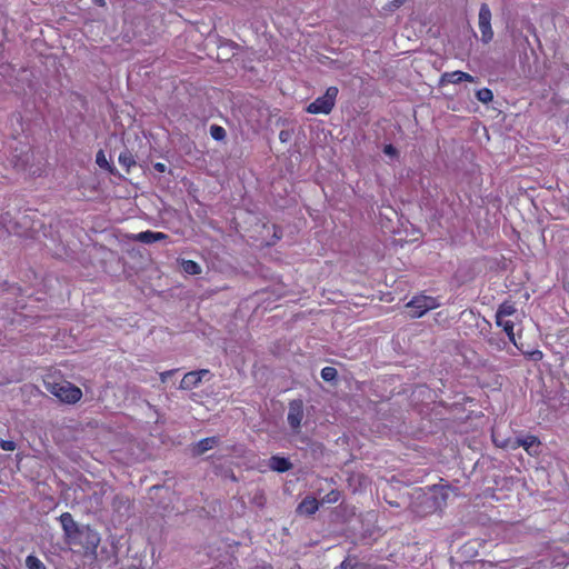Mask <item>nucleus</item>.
I'll use <instances>...</instances> for the list:
<instances>
[{
  "mask_svg": "<svg viewBox=\"0 0 569 569\" xmlns=\"http://www.w3.org/2000/svg\"><path fill=\"white\" fill-rule=\"evenodd\" d=\"M172 373V371H166V372H162L161 373V380L162 381H166L167 378Z\"/></svg>",
  "mask_w": 569,
  "mask_h": 569,
  "instance_id": "7c9ffc66",
  "label": "nucleus"
},
{
  "mask_svg": "<svg viewBox=\"0 0 569 569\" xmlns=\"http://www.w3.org/2000/svg\"><path fill=\"white\" fill-rule=\"evenodd\" d=\"M28 569H44L43 563L34 556H28L26 559Z\"/></svg>",
  "mask_w": 569,
  "mask_h": 569,
  "instance_id": "6ab92c4d",
  "label": "nucleus"
},
{
  "mask_svg": "<svg viewBox=\"0 0 569 569\" xmlns=\"http://www.w3.org/2000/svg\"><path fill=\"white\" fill-rule=\"evenodd\" d=\"M210 133H211V137L214 139V140H222L224 137H226V131L222 127L220 126H211L210 128Z\"/></svg>",
  "mask_w": 569,
  "mask_h": 569,
  "instance_id": "412c9836",
  "label": "nucleus"
},
{
  "mask_svg": "<svg viewBox=\"0 0 569 569\" xmlns=\"http://www.w3.org/2000/svg\"><path fill=\"white\" fill-rule=\"evenodd\" d=\"M337 377V370L333 367H325L321 370V378L325 381H332Z\"/></svg>",
  "mask_w": 569,
  "mask_h": 569,
  "instance_id": "aec40b11",
  "label": "nucleus"
},
{
  "mask_svg": "<svg viewBox=\"0 0 569 569\" xmlns=\"http://www.w3.org/2000/svg\"><path fill=\"white\" fill-rule=\"evenodd\" d=\"M96 162L98 163L99 167L101 168H108L109 167V163L106 159V156H104V152L102 150H100L98 153H97V157H96Z\"/></svg>",
  "mask_w": 569,
  "mask_h": 569,
  "instance_id": "b1692460",
  "label": "nucleus"
},
{
  "mask_svg": "<svg viewBox=\"0 0 569 569\" xmlns=\"http://www.w3.org/2000/svg\"><path fill=\"white\" fill-rule=\"evenodd\" d=\"M519 447H523L525 450L529 455H537V448L539 447V441L535 436H527L525 438H516L513 441H510V449L515 450Z\"/></svg>",
  "mask_w": 569,
  "mask_h": 569,
  "instance_id": "0eeeda50",
  "label": "nucleus"
},
{
  "mask_svg": "<svg viewBox=\"0 0 569 569\" xmlns=\"http://www.w3.org/2000/svg\"><path fill=\"white\" fill-rule=\"evenodd\" d=\"M496 323L498 327L503 329V331L507 333L510 342L516 345V338H515V332H513V327H515L513 322L511 320L500 319V320H496Z\"/></svg>",
  "mask_w": 569,
  "mask_h": 569,
  "instance_id": "2eb2a0df",
  "label": "nucleus"
},
{
  "mask_svg": "<svg viewBox=\"0 0 569 569\" xmlns=\"http://www.w3.org/2000/svg\"><path fill=\"white\" fill-rule=\"evenodd\" d=\"M0 569H4V567H3V566H0Z\"/></svg>",
  "mask_w": 569,
  "mask_h": 569,
  "instance_id": "72a5a7b5",
  "label": "nucleus"
},
{
  "mask_svg": "<svg viewBox=\"0 0 569 569\" xmlns=\"http://www.w3.org/2000/svg\"><path fill=\"white\" fill-rule=\"evenodd\" d=\"M59 520H60V523L62 526L66 537L70 540L76 539L77 535L79 533V527H78L77 522L73 520L71 513L63 512L60 516Z\"/></svg>",
  "mask_w": 569,
  "mask_h": 569,
  "instance_id": "6e6552de",
  "label": "nucleus"
},
{
  "mask_svg": "<svg viewBox=\"0 0 569 569\" xmlns=\"http://www.w3.org/2000/svg\"><path fill=\"white\" fill-rule=\"evenodd\" d=\"M440 306L437 298L429 296H417L413 297L408 303L407 309L413 318H420L429 310L436 309Z\"/></svg>",
  "mask_w": 569,
  "mask_h": 569,
  "instance_id": "7ed1b4c3",
  "label": "nucleus"
},
{
  "mask_svg": "<svg viewBox=\"0 0 569 569\" xmlns=\"http://www.w3.org/2000/svg\"><path fill=\"white\" fill-rule=\"evenodd\" d=\"M210 375L209 370L201 369L198 371H190L186 373L180 382V388L183 390H191Z\"/></svg>",
  "mask_w": 569,
  "mask_h": 569,
  "instance_id": "423d86ee",
  "label": "nucleus"
},
{
  "mask_svg": "<svg viewBox=\"0 0 569 569\" xmlns=\"http://www.w3.org/2000/svg\"><path fill=\"white\" fill-rule=\"evenodd\" d=\"M218 438L217 437H209V438H204V439H201L197 445H196V453L198 455H202L206 451L212 449L217 443H218Z\"/></svg>",
  "mask_w": 569,
  "mask_h": 569,
  "instance_id": "4468645a",
  "label": "nucleus"
},
{
  "mask_svg": "<svg viewBox=\"0 0 569 569\" xmlns=\"http://www.w3.org/2000/svg\"><path fill=\"white\" fill-rule=\"evenodd\" d=\"M532 356L535 359H540L542 357V353H541V351H536L532 353Z\"/></svg>",
  "mask_w": 569,
  "mask_h": 569,
  "instance_id": "2f4dec72",
  "label": "nucleus"
},
{
  "mask_svg": "<svg viewBox=\"0 0 569 569\" xmlns=\"http://www.w3.org/2000/svg\"><path fill=\"white\" fill-rule=\"evenodd\" d=\"M46 386L48 391L67 403H74L79 401L82 396V392L78 387L66 380L46 381Z\"/></svg>",
  "mask_w": 569,
  "mask_h": 569,
  "instance_id": "f257e3e1",
  "label": "nucleus"
},
{
  "mask_svg": "<svg viewBox=\"0 0 569 569\" xmlns=\"http://www.w3.org/2000/svg\"><path fill=\"white\" fill-rule=\"evenodd\" d=\"M405 2H406V0H392V1L389 3V7H390L391 9H393V8H399V7H401Z\"/></svg>",
  "mask_w": 569,
  "mask_h": 569,
  "instance_id": "bb28decb",
  "label": "nucleus"
},
{
  "mask_svg": "<svg viewBox=\"0 0 569 569\" xmlns=\"http://www.w3.org/2000/svg\"><path fill=\"white\" fill-rule=\"evenodd\" d=\"M478 26L483 43H489L493 38L491 28V11L487 3H482L479 9Z\"/></svg>",
  "mask_w": 569,
  "mask_h": 569,
  "instance_id": "20e7f679",
  "label": "nucleus"
},
{
  "mask_svg": "<svg viewBox=\"0 0 569 569\" xmlns=\"http://www.w3.org/2000/svg\"><path fill=\"white\" fill-rule=\"evenodd\" d=\"M492 439L497 447L510 449V441L515 439H500L497 432H492Z\"/></svg>",
  "mask_w": 569,
  "mask_h": 569,
  "instance_id": "4be33fe9",
  "label": "nucleus"
},
{
  "mask_svg": "<svg viewBox=\"0 0 569 569\" xmlns=\"http://www.w3.org/2000/svg\"><path fill=\"white\" fill-rule=\"evenodd\" d=\"M338 92L339 90L337 87H329L323 96L318 97L307 107V112L312 114L330 113L335 107Z\"/></svg>",
  "mask_w": 569,
  "mask_h": 569,
  "instance_id": "f03ea898",
  "label": "nucleus"
},
{
  "mask_svg": "<svg viewBox=\"0 0 569 569\" xmlns=\"http://www.w3.org/2000/svg\"><path fill=\"white\" fill-rule=\"evenodd\" d=\"M340 493L337 490H331L326 497H323L322 501L327 503H335L339 500Z\"/></svg>",
  "mask_w": 569,
  "mask_h": 569,
  "instance_id": "5701e85b",
  "label": "nucleus"
},
{
  "mask_svg": "<svg viewBox=\"0 0 569 569\" xmlns=\"http://www.w3.org/2000/svg\"><path fill=\"white\" fill-rule=\"evenodd\" d=\"M154 169L159 172H164L166 171V164L164 163H161V162H157L154 164Z\"/></svg>",
  "mask_w": 569,
  "mask_h": 569,
  "instance_id": "cd10ccee",
  "label": "nucleus"
},
{
  "mask_svg": "<svg viewBox=\"0 0 569 569\" xmlns=\"http://www.w3.org/2000/svg\"><path fill=\"white\" fill-rule=\"evenodd\" d=\"M462 81L473 82L475 78L463 71L446 72L441 76V83H460Z\"/></svg>",
  "mask_w": 569,
  "mask_h": 569,
  "instance_id": "1a4fd4ad",
  "label": "nucleus"
},
{
  "mask_svg": "<svg viewBox=\"0 0 569 569\" xmlns=\"http://www.w3.org/2000/svg\"><path fill=\"white\" fill-rule=\"evenodd\" d=\"M279 138H280L281 141H286L287 138H288V132L281 131L280 134H279Z\"/></svg>",
  "mask_w": 569,
  "mask_h": 569,
  "instance_id": "c756f323",
  "label": "nucleus"
},
{
  "mask_svg": "<svg viewBox=\"0 0 569 569\" xmlns=\"http://www.w3.org/2000/svg\"><path fill=\"white\" fill-rule=\"evenodd\" d=\"M137 240L143 242V243H153L159 240H163L167 238V234L162 232H153V231H143L136 236Z\"/></svg>",
  "mask_w": 569,
  "mask_h": 569,
  "instance_id": "f8f14e48",
  "label": "nucleus"
},
{
  "mask_svg": "<svg viewBox=\"0 0 569 569\" xmlns=\"http://www.w3.org/2000/svg\"><path fill=\"white\" fill-rule=\"evenodd\" d=\"M477 98L479 101L487 103L493 99L492 91L488 88H482L477 91Z\"/></svg>",
  "mask_w": 569,
  "mask_h": 569,
  "instance_id": "a211bd4d",
  "label": "nucleus"
},
{
  "mask_svg": "<svg viewBox=\"0 0 569 569\" xmlns=\"http://www.w3.org/2000/svg\"><path fill=\"white\" fill-rule=\"evenodd\" d=\"M351 568H352V565L348 560L342 561L339 566V569H351Z\"/></svg>",
  "mask_w": 569,
  "mask_h": 569,
  "instance_id": "c85d7f7f",
  "label": "nucleus"
},
{
  "mask_svg": "<svg viewBox=\"0 0 569 569\" xmlns=\"http://www.w3.org/2000/svg\"><path fill=\"white\" fill-rule=\"evenodd\" d=\"M516 311L517 310L513 303L505 301L498 307L496 311V320L506 319V317L515 315Z\"/></svg>",
  "mask_w": 569,
  "mask_h": 569,
  "instance_id": "ddd939ff",
  "label": "nucleus"
},
{
  "mask_svg": "<svg viewBox=\"0 0 569 569\" xmlns=\"http://www.w3.org/2000/svg\"><path fill=\"white\" fill-rule=\"evenodd\" d=\"M269 468L277 472H286L292 468V463L284 457L272 456L269 459Z\"/></svg>",
  "mask_w": 569,
  "mask_h": 569,
  "instance_id": "9d476101",
  "label": "nucleus"
},
{
  "mask_svg": "<svg viewBox=\"0 0 569 569\" xmlns=\"http://www.w3.org/2000/svg\"><path fill=\"white\" fill-rule=\"evenodd\" d=\"M96 4L98 6H104V0H93Z\"/></svg>",
  "mask_w": 569,
  "mask_h": 569,
  "instance_id": "473e14b6",
  "label": "nucleus"
},
{
  "mask_svg": "<svg viewBox=\"0 0 569 569\" xmlns=\"http://www.w3.org/2000/svg\"><path fill=\"white\" fill-rule=\"evenodd\" d=\"M303 403L301 400H293L289 403L287 420L292 430L297 431L303 419Z\"/></svg>",
  "mask_w": 569,
  "mask_h": 569,
  "instance_id": "39448f33",
  "label": "nucleus"
},
{
  "mask_svg": "<svg viewBox=\"0 0 569 569\" xmlns=\"http://www.w3.org/2000/svg\"><path fill=\"white\" fill-rule=\"evenodd\" d=\"M319 509L318 500L313 497H306L297 508V511L301 515H313Z\"/></svg>",
  "mask_w": 569,
  "mask_h": 569,
  "instance_id": "9b49d317",
  "label": "nucleus"
},
{
  "mask_svg": "<svg viewBox=\"0 0 569 569\" xmlns=\"http://www.w3.org/2000/svg\"><path fill=\"white\" fill-rule=\"evenodd\" d=\"M182 269L188 274H199L201 272L200 266L192 260H183Z\"/></svg>",
  "mask_w": 569,
  "mask_h": 569,
  "instance_id": "f3484780",
  "label": "nucleus"
},
{
  "mask_svg": "<svg viewBox=\"0 0 569 569\" xmlns=\"http://www.w3.org/2000/svg\"><path fill=\"white\" fill-rule=\"evenodd\" d=\"M0 448L6 451H13L16 449V443L11 440H0Z\"/></svg>",
  "mask_w": 569,
  "mask_h": 569,
  "instance_id": "393cba45",
  "label": "nucleus"
},
{
  "mask_svg": "<svg viewBox=\"0 0 569 569\" xmlns=\"http://www.w3.org/2000/svg\"><path fill=\"white\" fill-rule=\"evenodd\" d=\"M387 156L393 157L397 154V149L392 144H387L383 149Z\"/></svg>",
  "mask_w": 569,
  "mask_h": 569,
  "instance_id": "a878e982",
  "label": "nucleus"
},
{
  "mask_svg": "<svg viewBox=\"0 0 569 569\" xmlns=\"http://www.w3.org/2000/svg\"><path fill=\"white\" fill-rule=\"evenodd\" d=\"M119 163L129 171V169L136 164V160L131 152L123 151L119 154Z\"/></svg>",
  "mask_w": 569,
  "mask_h": 569,
  "instance_id": "dca6fc26",
  "label": "nucleus"
}]
</instances>
